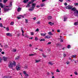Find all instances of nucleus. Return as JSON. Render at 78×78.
Returning a JSON list of instances; mask_svg holds the SVG:
<instances>
[{
	"mask_svg": "<svg viewBox=\"0 0 78 78\" xmlns=\"http://www.w3.org/2000/svg\"><path fill=\"white\" fill-rule=\"evenodd\" d=\"M48 33L49 35H51V36L53 35V34L51 32H48Z\"/></svg>",
	"mask_w": 78,
	"mask_h": 78,
	"instance_id": "14",
	"label": "nucleus"
},
{
	"mask_svg": "<svg viewBox=\"0 0 78 78\" xmlns=\"http://www.w3.org/2000/svg\"><path fill=\"white\" fill-rule=\"evenodd\" d=\"M16 69L17 70H20V66L19 65H17Z\"/></svg>",
	"mask_w": 78,
	"mask_h": 78,
	"instance_id": "3",
	"label": "nucleus"
},
{
	"mask_svg": "<svg viewBox=\"0 0 78 78\" xmlns=\"http://www.w3.org/2000/svg\"><path fill=\"white\" fill-rule=\"evenodd\" d=\"M67 48H71V46H70V45H68L67 46Z\"/></svg>",
	"mask_w": 78,
	"mask_h": 78,
	"instance_id": "33",
	"label": "nucleus"
},
{
	"mask_svg": "<svg viewBox=\"0 0 78 78\" xmlns=\"http://www.w3.org/2000/svg\"><path fill=\"white\" fill-rule=\"evenodd\" d=\"M31 4V2H30L26 6V8H28V7L30 6V4Z\"/></svg>",
	"mask_w": 78,
	"mask_h": 78,
	"instance_id": "11",
	"label": "nucleus"
},
{
	"mask_svg": "<svg viewBox=\"0 0 78 78\" xmlns=\"http://www.w3.org/2000/svg\"><path fill=\"white\" fill-rule=\"evenodd\" d=\"M33 20H35L36 19V17H35L33 18Z\"/></svg>",
	"mask_w": 78,
	"mask_h": 78,
	"instance_id": "57",
	"label": "nucleus"
},
{
	"mask_svg": "<svg viewBox=\"0 0 78 78\" xmlns=\"http://www.w3.org/2000/svg\"><path fill=\"white\" fill-rule=\"evenodd\" d=\"M40 5H41V7H43V6H45V4H41Z\"/></svg>",
	"mask_w": 78,
	"mask_h": 78,
	"instance_id": "26",
	"label": "nucleus"
},
{
	"mask_svg": "<svg viewBox=\"0 0 78 78\" xmlns=\"http://www.w3.org/2000/svg\"><path fill=\"white\" fill-rule=\"evenodd\" d=\"M4 3H6L7 1H8V0H3Z\"/></svg>",
	"mask_w": 78,
	"mask_h": 78,
	"instance_id": "48",
	"label": "nucleus"
},
{
	"mask_svg": "<svg viewBox=\"0 0 78 78\" xmlns=\"http://www.w3.org/2000/svg\"><path fill=\"white\" fill-rule=\"evenodd\" d=\"M36 0H31V3H33V2H34V1H36Z\"/></svg>",
	"mask_w": 78,
	"mask_h": 78,
	"instance_id": "43",
	"label": "nucleus"
},
{
	"mask_svg": "<svg viewBox=\"0 0 78 78\" xmlns=\"http://www.w3.org/2000/svg\"><path fill=\"white\" fill-rule=\"evenodd\" d=\"M24 37H29V36H28V35H25Z\"/></svg>",
	"mask_w": 78,
	"mask_h": 78,
	"instance_id": "34",
	"label": "nucleus"
},
{
	"mask_svg": "<svg viewBox=\"0 0 78 78\" xmlns=\"http://www.w3.org/2000/svg\"><path fill=\"white\" fill-rule=\"evenodd\" d=\"M21 17H22V18H24V16H21V17H17V19H21Z\"/></svg>",
	"mask_w": 78,
	"mask_h": 78,
	"instance_id": "12",
	"label": "nucleus"
},
{
	"mask_svg": "<svg viewBox=\"0 0 78 78\" xmlns=\"http://www.w3.org/2000/svg\"><path fill=\"white\" fill-rule=\"evenodd\" d=\"M20 59V56L16 57L15 58V60H16L17 59Z\"/></svg>",
	"mask_w": 78,
	"mask_h": 78,
	"instance_id": "20",
	"label": "nucleus"
},
{
	"mask_svg": "<svg viewBox=\"0 0 78 78\" xmlns=\"http://www.w3.org/2000/svg\"><path fill=\"white\" fill-rule=\"evenodd\" d=\"M35 55H36V54H30L29 56H34Z\"/></svg>",
	"mask_w": 78,
	"mask_h": 78,
	"instance_id": "30",
	"label": "nucleus"
},
{
	"mask_svg": "<svg viewBox=\"0 0 78 78\" xmlns=\"http://www.w3.org/2000/svg\"><path fill=\"white\" fill-rule=\"evenodd\" d=\"M12 51H13V52H16V50L15 49H13Z\"/></svg>",
	"mask_w": 78,
	"mask_h": 78,
	"instance_id": "38",
	"label": "nucleus"
},
{
	"mask_svg": "<svg viewBox=\"0 0 78 78\" xmlns=\"http://www.w3.org/2000/svg\"><path fill=\"white\" fill-rule=\"evenodd\" d=\"M72 8H73V6L72 5H69L67 6L66 7V9H72Z\"/></svg>",
	"mask_w": 78,
	"mask_h": 78,
	"instance_id": "2",
	"label": "nucleus"
},
{
	"mask_svg": "<svg viewBox=\"0 0 78 78\" xmlns=\"http://www.w3.org/2000/svg\"><path fill=\"white\" fill-rule=\"evenodd\" d=\"M25 20H26V23H28V20H27V19H26Z\"/></svg>",
	"mask_w": 78,
	"mask_h": 78,
	"instance_id": "42",
	"label": "nucleus"
},
{
	"mask_svg": "<svg viewBox=\"0 0 78 78\" xmlns=\"http://www.w3.org/2000/svg\"><path fill=\"white\" fill-rule=\"evenodd\" d=\"M2 54V55H3L4 53V52L3 51L1 53Z\"/></svg>",
	"mask_w": 78,
	"mask_h": 78,
	"instance_id": "64",
	"label": "nucleus"
},
{
	"mask_svg": "<svg viewBox=\"0 0 78 78\" xmlns=\"http://www.w3.org/2000/svg\"><path fill=\"white\" fill-rule=\"evenodd\" d=\"M16 65V62L14 61H10L9 64V67L10 69H12L13 67H15Z\"/></svg>",
	"mask_w": 78,
	"mask_h": 78,
	"instance_id": "1",
	"label": "nucleus"
},
{
	"mask_svg": "<svg viewBox=\"0 0 78 78\" xmlns=\"http://www.w3.org/2000/svg\"><path fill=\"white\" fill-rule=\"evenodd\" d=\"M37 8H39L40 7V5H37L36 6Z\"/></svg>",
	"mask_w": 78,
	"mask_h": 78,
	"instance_id": "60",
	"label": "nucleus"
},
{
	"mask_svg": "<svg viewBox=\"0 0 78 78\" xmlns=\"http://www.w3.org/2000/svg\"><path fill=\"white\" fill-rule=\"evenodd\" d=\"M78 25V22H75L74 23V25Z\"/></svg>",
	"mask_w": 78,
	"mask_h": 78,
	"instance_id": "31",
	"label": "nucleus"
},
{
	"mask_svg": "<svg viewBox=\"0 0 78 78\" xmlns=\"http://www.w3.org/2000/svg\"><path fill=\"white\" fill-rule=\"evenodd\" d=\"M75 6H78V3H75L74 4Z\"/></svg>",
	"mask_w": 78,
	"mask_h": 78,
	"instance_id": "41",
	"label": "nucleus"
},
{
	"mask_svg": "<svg viewBox=\"0 0 78 78\" xmlns=\"http://www.w3.org/2000/svg\"><path fill=\"white\" fill-rule=\"evenodd\" d=\"M67 19V17L64 16V21H66Z\"/></svg>",
	"mask_w": 78,
	"mask_h": 78,
	"instance_id": "21",
	"label": "nucleus"
},
{
	"mask_svg": "<svg viewBox=\"0 0 78 78\" xmlns=\"http://www.w3.org/2000/svg\"><path fill=\"white\" fill-rule=\"evenodd\" d=\"M56 72H60V71L58 69H57L56 71Z\"/></svg>",
	"mask_w": 78,
	"mask_h": 78,
	"instance_id": "40",
	"label": "nucleus"
},
{
	"mask_svg": "<svg viewBox=\"0 0 78 78\" xmlns=\"http://www.w3.org/2000/svg\"><path fill=\"white\" fill-rule=\"evenodd\" d=\"M29 47H32V45H31V44H29Z\"/></svg>",
	"mask_w": 78,
	"mask_h": 78,
	"instance_id": "63",
	"label": "nucleus"
},
{
	"mask_svg": "<svg viewBox=\"0 0 78 78\" xmlns=\"http://www.w3.org/2000/svg\"><path fill=\"white\" fill-rule=\"evenodd\" d=\"M63 56L64 57H66V54L65 53H63Z\"/></svg>",
	"mask_w": 78,
	"mask_h": 78,
	"instance_id": "46",
	"label": "nucleus"
},
{
	"mask_svg": "<svg viewBox=\"0 0 78 78\" xmlns=\"http://www.w3.org/2000/svg\"><path fill=\"white\" fill-rule=\"evenodd\" d=\"M36 31H37V32L39 31V29L38 28L36 30Z\"/></svg>",
	"mask_w": 78,
	"mask_h": 78,
	"instance_id": "59",
	"label": "nucleus"
},
{
	"mask_svg": "<svg viewBox=\"0 0 78 78\" xmlns=\"http://www.w3.org/2000/svg\"><path fill=\"white\" fill-rule=\"evenodd\" d=\"M14 24V22L13 21L12 22L10 23V25H13Z\"/></svg>",
	"mask_w": 78,
	"mask_h": 78,
	"instance_id": "25",
	"label": "nucleus"
},
{
	"mask_svg": "<svg viewBox=\"0 0 78 78\" xmlns=\"http://www.w3.org/2000/svg\"><path fill=\"white\" fill-rule=\"evenodd\" d=\"M74 14L75 16H77L78 14V10H76L74 12Z\"/></svg>",
	"mask_w": 78,
	"mask_h": 78,
	"instance_id": "4",
	"label": "nucleus"
},
{
	"mask_svg": "<svg viewBox=\"0 0 78 78\" xmlns=\"http://www.w3.org/2000/svg\"><path fill=\"white\" fill-rule=\"evenodd\" d=\"M66 64H67V65H68V64H70V62L69 61H67L66 62Z\"/></svg>",
	"mask_w": 78,
	"mask_h": 78,
	"instance_id": "22",
	"label": "nucleus"
},
{
	"mask_svg": "<svg viewBox=\"0 0 78 78\" xmlns=\"http://www.w3.org/2000/svg\"><path fill=\"white\" fill-rule=\"evenodd\" d=\"M30 34L31 35L33 36V35H34V33L33 32H30Z\"/></svg>",
	"mask_w": 78,
	"mask_h": 78,
	"instance_id": "35",
	"label": "nucleus"
},
{
	"mask_svg": "<svg viewBox=\"0 0 78 78\" xmlns=\"http://www.w3.org/2000/svg\"><path fill=\"white\" fill-rule=\"evenodd\" d=\"M45 41V39H42L40 40V41Z\"/></svg>",
	"mask_w": 78,
	"mask_h": 78,
	"instance_id": "39",
	"label": "nucleus"
},
{
	"mask_svg": "<svg viewBox=\"0 0 78 78\" xmlns=\"http://www.w3.org/2000/svg\"><path fill=\"white\" fill-rule=\"evenodd\" d=\"M6 30L7 31H9V27H7L6 28Z\"/></svg>",
	"mask_w": 78,
	"mask_h": 78,
	"instance_id": "51",
	"label": "nucleus"
},
{
	"mask_svg": "<svg viewBox=\"0 0 78 78\" xmlns=\"http://www.w3.org/2000/svg\"><path fill=\"white\" fill-rule=\"evenodd\" d=\"M34 9V8H32V9H29V11H32Z\"/></svg>",
	"mask_w": 78,
	"mask_h": 78,
	"instance_id": "23",
	"label": "nucleus"
},
{
	"mask_svg": "<svg viewBox=\"0 0 78 78\" xmlns=\"http://www.w3.org/2000/svg\"><path fill=\"white\" fill-rule=\"evenodd\" d=\"M45 39H50L51 38V36L50 35H47L44 37Z\"/></svg>",
	"mask_w": 78,
	"mask_h": 78,
	"instance_id": "5",
	"label": "nucleus"
},
{
	"mask_svg": "<svg viewBox=\"0 0 78 78\" xmlns=\"http://www.w3.org/2000/svg\"><path fill=\"white\" fill-rule=\"evenodd\" d=\"M2 59L0 57V62H2Z\"/></svg>",
	"mask_w": 78,
	"mask_h": 78,
	"instance_id": "47",
	"label": "nucleus"
},
{
	"mask_svg": "<svg viewBox=\"0 0 78 78\" xmlns=\"http://www.w3.org/2000/svg\"><path fill=\"white\" fill-rule=\"evenodd\" d=\"M9 9H7L6 8H4V11H7L9 10Z\"/></svg>",
	"mask_w": 78,
	"mask_h": 78,
	"instance_id": "24",
	"label": "nucleus"
},
{
	"mask_svg": "<svg viewBox=\"0 0 78 78\" xmlns=\"http://www.w3.org/2000/svg\"><path fill=\"white\" fill-rule=\"evenodd\" d=\"M12 2H11L10 3L9 6H12Z\"/></svg>",
	"mask_w": 78,
	"mask_h": 78,
	"instance_id": "37",
	"label": "nucleus"
},
{
	"mask_svg": "<svg viewBox=\"0 0 78 78\" xmlns=\"http://www.w3.org/2000/svg\"><path fill=\"white\" fill-rule=\"evenodd\" d=\"M48 23L51 26H52V25H54L55 24V23H51V22H49Z\"/></svg>",
	"mask_w": 78,
	"mask_h": 78,
	"instance_id": "8",
	"label": "nucleus"
},
{
	"mask_svg": "<svg viewBox=\"0 0 78 78\" xmlns=\"http://www.w3.org/2000/svg\"><path fill=\"white\" fill-rule=\"evenodd\" d=\"M0 27H3V26L2 25V23L0 24Z\"/></svg>",
	"mask_w": 78,
	"mask_h": 78,
	"instance_id": "49",
	"label": "nucleus"
},
{
	"mask_svg": "<svg viewBox=\"0 0 78 78\" xmlns=\"http://www.w3.org/2000/svg\"><path fill=\"white\" fill-rule=\"evenodd\" d=\"M3 59H4V61H6L7 59H8V58L7 57H3Z\"/></svg>",
	"mask_w": 78,
	"mask_h": 78,
	"instance_id": "16",
	"label": "nucleus"
},
{
	"mask_svg": "<svg viewBox=\"0 0 78 78\" xmlns=\"http://www.w3.org/2000/svg\"><path fill=\"white\" fill-rule=\"evenodd\" d=\"M42 56H43V57H44V58H45V57H46V55L44 54L42 55Z\"/></svg>",
	"mask_w": 78,
	"mask_h": 78,
	"instance_id": "52",
	"label": "nucleus"
},
{
	"mask_svg": "<svg viewBox=\"0 0 78 78\" xmlns=\"http://www.w3.org/2000/svg\"><path fill=\"white\" fill-rule=\"evenodd\" d=\"M20 11H21V8L20 7H19L18 8L17 11H18V12H20Z\"/></svg>",
	"mask_w": 78,
	"mask_h": 78,
	"instance_id": "17",
	"label": "nucleus"
},
{
	"mask_svg": "<svg viewBox=\"0 0 78 78\" xmlns=\"http://www.w3.org/2000/svg\"><path fill=\"white\" fill-rule=\"evenodd\" d=\"M0 6L1 8H3L5 7V5L2 4L0 3Z\"/></svg>",
	"mask_w": 78,
	"mask_h": 78,
	"instance_id": "10",
	"label": "nucleus"
},
{
	"mask_svg": "<svg viewBox=\"0 0 78 78\" xmlns=\"http://www.w3.org/2000/svg\"><path fill=\"white\" fill-rule=\"evenodd\" d=\"M59 1L60 2H63V0H59Z\"/></svg>",
	"mask_w": 78,
	"mask_h": 78,
	"instance_id": "58",
	"label": "nucleus"
},
{
	"mask_svg": "<svg viewBox=\"0 0 78 78\" xmlns=\"http://www.w3.org/2000/svg\"><path fill=\"white\" fill-rule=\"evenodd\" d=\"M35 41H37V40H38V38H37V37H35Z\"/></svg>",
	"mask_w": 78,
	"mask_h": 78,
	"instance_id": "44",
	"label": "nucleus"
},
{
	"mask_svg": "<svg viewBox=\"0 0 78 78\" xmlns=\"http://www.w3.org/2000/svg\"><path fill=\"white\" fill-rule=\"evenodd\" d=\"M25 76H27V77L28 76V74L26 73V74H25Z\"/></svg>",
	"mask_w": 78,
	"mask_h": 78,
	"instance_id": "54",
	"label": "nucleus"
},
{
	"mask_svg": "<svg viewBox=\"0 0 78 78\" xmlns=\"http://www.w3.org/2000/svg\"><path fill=\"white\" fill-rule=\"evenodd\" d=\"M57 32H58V33H59L60 32V30H57Z\"/></svg>",
	"mask_w": 78,
	"mask_h": 78,
	"instance_id": "56",
	"label": "nucleus"
},
{
	"mask_svg": "<svg viewBox=\"0 0 78 78\" xmlns=\"http://www.w3.org/2000/svg\"><path fill=\"white\" fill-rule=\"evenodd\" d=\"M40 61H41V60L39 59L36 60H35V62H36V63H37V62H39Z\"/></svg>",
	"mask_w": 78,
	"mask_h": 78,
	"instance_id": "18",
	"label": "nucleus"
},
{
	"mask_svg": "<svg viewBox=\"0 0 78 78\" xmlns=\"http://www.w3.org/2000/svg\"><path fill=\"white\" fill-rule=\"evenodd\" d=\"M74 73L75 75H78V72H74Z\"/></svg>",
	"mask_w": 78,
	"mask_h": 78,
	"instance_id": "29",
	"label": "nucleus"
},
{
	"mask_svg": "<svg viewBox=\"0 0 78 78\" xmlns=\"http://www.w3.org/2000/svg\"><path fill=\"white\" fill-rule=\"evenodd\" d=\"M5 48H7L8 47V45H5Z\"/></svg>",
	"mask_w": 78,
	"mask_h": 78,
	"instance_id": "53",
	"label": "nucleus"
},
{
	"mask_svg": "<svg viewBox=\"0 0 78 78\" xmlns=\"http://www.w3.org/2000/svg\"><path fill=\"white\" fill-rule=\"evenodd\" d=\"M48 64H50V65H51V66H52V65H53L54 64V63H53L52 62H49L48 63Z\"/></svg>",
	"mask_w": 78,
	"mask_h": 78,
	"instance_id": "13",
	"label": "nucleus"
},
{
	"mask_svg": "<svg viewBox=\"0 0 78 78\" xmlns=\"http://www.w3.org/2000/svg\"><path fill=\"white\" fill-rule=\"evenodd\" d=\"M76 55H73L71 56V58H76Z\"/></svg>",
	"mask_w": 78,
	"mask_h": 78,
	"instance_id": "15",
	"label": "nucleus"
},
{
	"mask_svg": "<svg viewBox=\"0 0 78 78\" xmlns=\"http://www.w3.org/2000/svg\"><path fill=\"white\" fill-rule=\"evenodd\" d=\"M51 44V42H49L47 44L48 45H49V44Z\"/></svg>",
	"mask_w": 78,
	"mask_h": 78,
	"instance_id": "45",
	"label": "nucleus"
},
{
	"mask_svg": "<svg viewBox=\"0 0 78 78\" xmlns=\"http://www.w3.org/2000/svg\"><path fill=\"white\" fill-rule=\"evenodd\" d=\"M6 35L7 36H12V34H10L9 33H7L6 34Z\"/></svg>",
	"mask_w": 78,
	"mask_h": 78,
	"instance_id": "6",
	"label": "nucleus"
},
{
	"mask_svg": "<svg viewBox=\"0 0 78 78\" xmlns=\"http://www.w3.org/2000/svg\"><path fill=\"white\" fill-rule=\"evenodd\" d=\"M37 24H40L41 23V21H38L37 22Z\"/></svg>",
	"mask_w": 78,
	"mask_h": 78,
	"instance_id": "27",
	"label": "nucleus"
},
{
	"mask_svg": "<svg viewBox=\"0 0 78 78\" xmlns=\"http://www.w3.org/2000/svg\"><path fill=\"white\" fill-rule=\"evenodd\" d=\"M36 3H33L32 4V8H33L34 9V7L36 6Z\"/></svg>",
	"mask_w": 78,
	"mask_h": 78,
	"instance_id": "7",
	"label": "nucleus"
},
{
	"mask_svg": "<svg viewBox=\"0 0 78 78\" xmlns=\"http://www.w3.org/2000/svg\"><path fill=\"white\" fill-rule=\"evenodd\" d=\"M64 4H65V6H67V4L66 3H64Z\"/></svg>",
	"mask_w": 78,
	"mask_h": 78,
	"instance_id": "62",
	"label": "nucleus"
},
{
	"mask_svg": "<svg viewBox=\"0 0 78 78\" xmlns=\"http://www.w3.org/2000/svg\"><path fill=\"white\" fill-rule=\"evenodd\" d=\"M72 11H75L76 10V8H73L72 9Z\"/></svg>",
	"mask_w": 78,
	"mask_h": 78,
	"instance_id": "32",
	"label": "nucleus"
},
{
	"mask_svg": "<svg viewBox=\"0 0 78 78\" xmlns=\"http://www.w3.org/2000/svg\"><path fill=\"white\" fill-rule=\"evenodd\" d=\"M22 34H23V33H24V31H23V30L22 29Z\"/></svg>",
	"mask_w": 78,
	"mask_h": 78,
	"instance_id": "55",
	"label": "nucleus"
},
{
	"mask_svg": "<svg viewBox=\"0 0 78 78\" xmlns=\"http://www.w3.org/2000/svg\"><path fill=\"white\" fill-rule=\"evenodd\" d=\"M23 73L24 74V75H26L27 74L26 72L25 71H23Z\"/></svg>",
	"mask_w": 78,
	"mask_h": 78,
	"instance_id": "50",
	"label": "nucleus"
},
{
	"mask_svg": "<svg viewBox=\"0 0 78 78\" xmlns=\"http://www.w3.org/2000/svg\"><path fill=\"white\" fill-rule=\"evenodd\" d=\"M20 36V34H18L17 35V36Z\"/></svg>",
	"mask_w": 78,
	"mask_h": 78,
	"instance_id": "61",
	"label": "nucleus"
},
{
	"mask_svg": "<svg viewBox=\"0 0 78 78\" xmlns=\"http://www.w3.org/2000/svg\"><path fill=\"white\" fill-rule=\"evenodd\" d=\"M24 69H28V66H27V65H26V66L24 67Z\"/></svg>",
	"mask_w": 78,
	"mask_h": 78,
	"instance_id": "36",
	"label": "nucleus"
},
{
	"mask_svg": "<svg viewBox=\"0 0 78 78\" xmlns=\"http://www.w3.org/2000/svg\"><path fill=\"white\" fill-rule=\"evenodd\" d=\"M51 16H49L48 17V20H51Z\"/></svg>",
	"mask_w": 78,
	"mask_h": 78,
	"instance_id": "19",
	"label": "nucleus"
},
{
	"mask_svg": "<svg viewBox=\"0 0 78 78\" xmlns=\"http://www.w3.org/2000/svg\"><path fill=\"white\" fill-rule=\"evenodd\" d=\"M40 34L41 36H46V34H47L41 33Z\"/></svg>",
	"mask_w": 78,
	"mask_h": 78,
	"instance_id": "9",
	"label": "nucleus"
},
{
	"mask_svg": "<svg viewBox=\"0 0 78 78\" xmlns=\"http://www.w3.org/2000/svg\"><path fill=\"white\" fill-rule=\"evenodd\" d=\"M28 2V0H24L23 1L24 3H27V2Z\"/></svg>",
	"mask_w": 78,
	"mask_h": 78,
	"instance_id": "28",
	"label": "nucleus"
}]
</instances>
